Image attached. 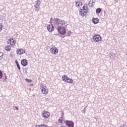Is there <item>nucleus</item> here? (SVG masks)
Listing matches in <instances>:
<instances>
[{"label":"nucleus","mask_w":127,"mask_h":127,"mask_svg":"<svg viewBox=\"0 0 127 127\" xmlns=\"http://www.w3.org/2000/svg\"><path fill=\"white\" fill-rule=\"evenodd\" d=\"M87 12H88V10L84 11V10L80 9V10L79 11V14L81 16H84L86 15V13H87Z\"/></svg>","instance_id":"12"},{"label":"nucleus","mask_w":127,"mask_h":127,"mask_svg":"<svg viewBox=\"0 0 127 127\" xmlns=\"http://www.w3.org/2000/svg\"><path fill=\"white\" fill-rule=\"evenodd\" d=\"M88 5H89V6H90V7H93V6H94V5H95V4H93V3L91 2V1L90 0L89 2L88 3Z\"/></svg>","instance_id":"18"},{"label":"nucleus","mask_w":127,"mask_h":127,"mask_svg":"<svg viewBox=\"0 0 127 127\" xmlns=\"http://www.w3.org/2000/svg\"><path fill=\"white\" fill-rule=\"evenodd\" d=\"M21 64L23 66H27L28 64V62L27 61V60L26 59H23L21 61Z\"/></svg>","instance_id":"9"},{"label":"nucleus","mask_w":127,"mask_h":127,"mask_svg":"<svg viewBox=\"0 0 127 127\" xmlns=\"http://www.w3.org/2000/svg\"><path fill=\"white\" fill-rule=\"evenodd\" d=\"M52 22H53V20L52 17L50 19V23H52Z\"/></svg>","instance_id":"28"},{"label":"nucleus","mask_w":127,"mask_h":127,"mask_svg":"<svg viewBox=\"0 0 127 127\" xmlns=\"http://www.w3.org/2000/svg\"><path fill=\"white\" fill-rule=\"evenodd\" d=\"M2 77H3V75L2 74V71L0 70V79H2Z\"/></svg>","instance_id":"20"},{"label":"nucleus","mask_w":127,"mask_h":127,"mask_svg":"<svg viewBox=\"0 0 127 127\" xmlns=\"http://www.w3.org/2000/svg\"><path fill=\"white\" fill-rule=\"evenodd\" d=\"M16 52H17V54H18L19 55H21V54H23L24 53H25V51L22 49H18L17 50Z\"/></svg>","instance_id":"10"},{"label":"nucleus","mask_w":127,"mask_h":127,"mask_svg":"<svg viewBox=\"0 0 127 127\" xmlns=\"http://www.w3.org/2000/svg\"><path fill=\"white\" fill-rule=\"evenodd\" d=\"M95 2H96V0H92V1H91V3H93V4H95Z\"/></svg>","instance_id":"27"},{"label":"nucleus","mask_w":127,"mask_h":127,"mask_svg":"<svg viewBox=\"0 0 127 127\" xmlns=\"http://www.w3.org/2000/svg\"><path fill=\"white\" fill-rule=\"evenodd\" d=\"M66 126L68 127H74V122L71 121L67 120L65 122Z\"/></svg>","instance_id":"6"},{"label":"nucleus","mask_w":127,"mask_h":127,"mask_svg":"<svg viewBox=\"0 0 127 127\" xmlns=\"http://www.w3.org/2000/svg\"><path fill=\"white\" fill-rule=\"evenodd\" d=\"M40 88L41 90V92L44 93L45 95H46L47 93H48V91L46 90V86H45V84H41L40 85Z\"/></svg>","instance_id":"5"},{"label":"nucleus","mask_w":127,"mask_h":127,"mask_svg":"<svg viewBox=\"0 0 127 127\" xmlns=\"http://www.w3.org/2000/svg\"><path fill=\"white\" fill-rule=\"evenodd\" d=\"M53 21V23L56 25H59V24H60L61 25L63 26L66 24V22L64 20H62L58 18H55Z\"/></svg>","instance_id":"1"},{"label":"nucleus","mask_w":127,"mask_h":127,"mask_svg":"<svg viewBox=\"0 0 127 127\" xmlns=\"http://www.w3.org/2000/svg\"><path fill=\"white\" fill-rule=\"evenodd\" d=\"M41 127H48L46 125L43 124V125H41Z\"/></svg>","instance_id":"26"},{"label":"nucleus","mask_w":127,"mask_h":127,"mask_svg":"<svg viewBox=\"0 0 127 127\" xmlns=\"http://www.w3.org/2000/svg\"><path fill=\"white\" fill-rule=\"evenodd\" d=\"M62 115H63V116L64 115V113H62Z\"/></svg>","instance_id":"36"},{"label":"nucleus","mask_w":127,"mask_h":127,"mask_svg":"<svg viewBox=\"0 0 127 127\" xmlns=\"http://www.w3.org/2000/svg\"><path fill=\"white\" fill-rule=\"evenodd\" d=\"M84 114L86 113V107L84 108Z\"/></svg>","instance_id":"32"},{"label":"nucleus","mask_w":127,"mask_h":127,"mask_svg":"<svg viewBox=\"0 0 127 127\" xmlns=\"http://www.w3.org/2000/svg\"><path fill=\"white\" fill-rule=\"evenodd\" d=\"M5 76V80H6V79H7V77H6V75H5V74L4 75Z\"/></svg>","instance_id":"33"},{"label":"nucleus","mask_w":127,"mask_h":127,"mask_svg":"<svg viewBox=\"0 0 127 127\" xmlns=\"http://www.w3.org/2000/svg\"><path fill=\"white\" fill-rule=\"evenodd\" d=\"M57 30L61 35H65L66 34V29L64 26H59Z\"/></svg>","instance_id":"2"},{"label":"nucleus","mask_w":127,"mask_h":127,"mask_svg":"<svg viewBox=\"0 0 127 127\" xmlns=\"http://www.w3.org/2000/svg\"><path fill=\"white\" fill-rule=\"evenodd\" d=\"M121 127H127V126L125 125H124L123 126H121Z\"/></svg>","instance_id":"35"},{"label":"nucleus","mask_w":127,"mask_h":127,"mask_svg":"<svg viewBox=\"0 0 127 127\" xmlns=\"http://www.w3.org/2000/svg\"><path fill=\"white\" fill-rule=\"evenodd\" d=\"M43 116L44 118H47L49 117V116H50V113H49V112H44L43 114Z\"/></svg>","instance_id":"14"},{"label":"nucleus","mask_w":127,"mask_h":127,"mask_svg":"<svg viewBox=\"0 0 127 127\" xmlns=\"http://www.w3.org/2000/svg\"><path fill=\"white\" fill-rule=\"evenodd\" d=\"M25 80L28 83H31L32 82V80H31V79H28L26 78Z\"/></svg>","instance_id":"22"},{"label":"nucleus","mask_w":127,"mask_h":127,"mask_svg":"<svg viewBox=\"0 0 127 127\" xmlns=\"http://www.w3.org/2000/svg\"><path fill=\"white\" fill-rule=\"evenodd\" d=\"M9 41L10 42V45H13V44H15V42H16L15 40L13 39V38H10Z\"/></svg>","instance_id":"13"},{"label":"nucleus","mask_w":127,"mask_h":127,"mask_svg":"<svg viewBox=\"0 0 127 127\" xmlns=\"http://www.w3.org/2000/svg\"><path fill=\"white\" fill-rule=\"evenodd\" d=\"M11 49V47L10 46H6L5 47V50H6V51H10Z\"/></svg>","instance_id":"17"},{"label":"nucleus","mask_w":127,"mask_h":127,"mask_svg":"<svg viewBox=\"0 0 127 127\" xmlns=\"http://www.w3.org/2000/svg\"><path fill=\"white\" fill-rule=\"evenodd\" d=\"M15 64H16V65H17V64H19V63H18V62L17 61V60H15Z\"/></svg>","instance_id":"29"},{"label":"nucleus","mask_w":127,"mask_h":127,"mask_svg":"<svg viewBox=\"0 0 127 127\" xmlns=\"http://www.w3.org/2000/svg\"><path fill=\"white\" fill-rule=\"evenodd\" d=\"M59 122L61 123V124H63V120L62 119H59Z\"/></svg>","instance_id":"25"},{"label":"nucleus","mask_w":127,"mask_h":127,"mask_svg":"<svg viewBox=\"0 0 127 127\" xmlns=\"http://www.w3.org/2000/svg\"><path fill=\"white\" fill-rule=\"evenodd\" d=\"M92 22L94 24H97V23H99V18H95L92 19Z\"/></svg>","instance_id":"15"},{"label":"nucleus","mask_w":127,"mask_h":127,"mask_svg":"<svg viewBox=\"0 0 127 127\" xmlns=\"http://www.w3.org/2000/svg\"><path fill=\"white\" fill-rule=\"evenodd\" d=\"M79 4H81V5H82L83 4L82 3V2H79Z\"/></svg>","instance_id":"34"},{"label":"nucleus","mask_w":127,"mask_h":127,"mask_svg":"<svg viewBox=\"0 0 127 127\" xmlns=\"http://www.w3.org/2000/svg\"><path fill=\"white\" fill-rule=\"evenodd\" d=\"M87 7H86V6H83L82 7V10H85V11H87L88 10H87Z\"/></svg>","instance_id":"21"},{"label":"nucleus","mask_w":127,"mask_h":127,"mask_svg":"<svg viewBox=\"0 0 127 127\" xmlns=\"http://www.w3.org/2000/svg\"><path fill=\"white\" fill-rule=\"evenodd\" d=\"M16 66H17V67L18 70H19V71H20V69H21V68H20V66L19 65V64H16Z\"/></svg>","instance_id":"24"},{"label":"nucleus","mask_w":127,"mask_h":127,"mask_svg":"<svg viewBox=\"0 0 127 127\" xmlns=\"http://www.w3.org/2000/svg\"><path fill=\"white\" fill-rule=\"evenodd\" d=\"M62 80L63 81H64V82H66L67 83H69L70 84H72V83H73V79L68 77L67 75H63L62 77Z\"/></svg>","instance_id":"3"},{"label":"nucleus","mask_w":127,"mask_h":127,"mask_svg":"<svg viewBox=\"0 0 127 127\" xmlns=\"http://www.w3.org/2000/svg\"><path fill=\"white\" fill-rule=\"evenodd\" d=\"M35 127H41V125H36Z\"/></svg>","instance_id":"31"},{"label":"nucleus","mask_w":127,"mask_h":127,"mask_svg":"<svg viewBox=\"0 0 127 127\" xmlns=\"http://www.w3.org/2000/svg\"><path fill=\"white\" fill-rule=\"evenodd\" d=\"M77 3V2H76V3Z\"/></svg>","instance_id":"39"},{"label":"nucleus","mask_w":127,"mask_h":127,"mask_svg":"<svg viewBox=\"0 0 127 127\" xmlns=\"http://www.w3.org/2000/svg\"><path fill=\"white\" fill-rule=\"evenodd\" d=\"M61 119H62V117H61Z\"/></svg>","instance_id":"38"},{"label":"nucleus","mask_w":127,"mask_h":127,"mask_svg":"<svg viewBox=\"0 0 127 127\" xmlns=\"http://www.w3.org/2000/svg\"><path fill=\"white\" fill-rule=\"evenodd\" d=\"M79 5H80V4H78V6H79Z\"/></svg>","instance_id":"37"},{"label":"nucleus","mask_w":127,"mask_h":127,"mask_svg":"<svg viewBox=\"0 0 127 127\" xmlns=\"http://www.w3.org/2000/svg\"><path fill=\"white\" fill-rule=\"evenodd\" d=\"M93 40L95 42H100V41H102V37L99 35H94L93 36Z\"/></svg>","instance_id":"4"},{"label":"nucleus","mask_w":127,"mask_h":127,"mask_svg":"<svg viewBox=\"0 0 127 127\" xmlns=\"http://www.w3.org/2000/svg\"><path fill=\"white\" fill-rule=\"evenodd\" d=\"M101 11H102V8H97L96 10V13L97 14L101 13Z\"/></svg>","instance_id":"16"},{"label":"nucleus","mask_w":127,"mask_h":127,"mask_svg":"<svg viewBox=\"0 0 127 127\" xmlns=\"http://www.w3.org/2000/svg\"><path fill=\"white\" fill-rule=\"evenodd\" d=\"M14 108L17 111H18V107L17 106H15Z\"/></svg>","instance_id":"30"},{"label":"nucleus","mask_w":127,"mask_h":127,"mask_svg":"<svg viewBox=\"0 0 127 127\" xmlns=\"http://www.w3.org/2000/svg\"><path fill=\"white\" fill-rule=\"evenodd\" d=\"M41 2H40V0H37L36 4L34 5L35 9V10L38 11L39 10L40 8V4Z\"/></svg>","instance_id":"7"},{"label":"nucleus","mask_w":127,"mask_h":127,"mask_svg":"<svg viewBox=\"0 0 127 127\" xmlns=\"http://www.w3.org/2000/svg\"><path fill=\"white\" fill-rule=\"evenodd\" d=\"M3 53L0 52V60H2V58H3Z\"/></svg>","instance_id":"19"},{"label":"nucleus","mask_w":127,"mask_h":127,"mask_svg":"<svg viewBox=\"0 0 127 127\" xmlns=\"http://www.w3.org/2000/svg\"><path fill=\"white\" fill-rule=\"evenodd\" d=\"M47 30L50 32H52L54 30V26L52 25H48L47 26Z\"/></svg>","instance_id":"11"},{"label":"nucleus","mask_w":127,"mask_h":127,"mask_svg":"<svg viewBox=\"0 0 127 127\" xmlns=\"http://www.w3.org/2000/svg\"><path fill=\"white\" fill-rule=\"evenodd\" d=\"M50 51L52 52V54H58V49L55 47H53L50 49Z\"/></svg>","instance_id":"8"},{"label":"nucleus","mask_w":127,"mask_h":127,"mask_svg":"<svg viewBox=\"0 0 127 127\" xmlns=\"http://www.w3.org/2000/svg\"><path fill=\"white\" fill-rule=\"evenodd\" d=\"M1 30H2V24L0 23V32H1Z\"/></svg>","instance_id":"23"}]
</instances>
